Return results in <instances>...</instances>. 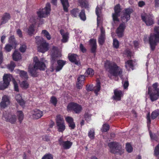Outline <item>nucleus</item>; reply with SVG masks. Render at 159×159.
I'll return each instance as SVG.
<instances>
[{
    "instance_id": "1",
    "label": "nucleus",
    "mask_w": 159,
    "mask_h": 159,
    "mask_svg": "<svg viewBox=\"0 0 159 159\" xmlns=\"http://www.w3.org/2000/svg\"><path fill=\"white\" fill-rule=\"evenodd\" d=\"M61 56V52L58 50V48L57 47L53 46L51 54V65L50 70L51 72H53L55 70H56V72L59 71L65 64L66 61L62 60H59L57 61L58 65L57 66L56 62L57 58Z\"/></svg>"
},
{
    "instance_id": "2",
    "label": "nucleus",
    "mask_w": 159,
    "mask_h": 159,
    "mask_svg": "<svg viewBox=\"0 0 159 159\" xmlns=\"http://www.w3.org/2000/svg\"><path fill=\"white\" fill-rule=\"evenodd\" d=\"M33 61L34 63L33 66V67L31 65H29L28 71L32 76L36 77L38 76L37 70H45L46 67L45 63L47 61L44 58H41L40 60H39L36 57H34Z\"/></svg>"
},
{
    "instance_id": "3",
    "label": "nucleus",
    "mask_w": 159,
    "mask_h": 159,
    "mask_svg": "<svg viewBox=\"0 0 159 159\" xmlns=\"http://www.w3.org/2000/svg\"><path fill=\"white\" fill-rule=\"evenodd\" d=\"M133 12V10L129 8L125 9L123 14L121 17V20L123 22L120 24L116 30V32L118 37L120 38L123 36L124 32L126 27V25L124 23L128 21L130 19V15Z\"/></svg>"
},
{
    "instance_id": "4",
    "label": "nucleus",
    "mask_w": 159,
    "mask_h": 159,
    "mask_svg": "<svg viewBox=\"0 0 159 159\" xmlns=\"http://www.w3.org/2000/svg\"><path fill=\"white\" fill-rule=\"evenodd\" d=\"M105 66L107 70L111 75L115 76H119L122 79V70L115 63L107 61L105 63Z\"/></svg>"
},
{
    "instance_id": "5",
    "label": "nucleus",
    "mask_w": 159,
    "mask_h": 159,
    "mask_svg": "<svg viewBox=\"0 0 159 159\" xmlns=\"http://www.w3.org/2000/svg\"><path fill=\"white\" fill-rule=\"evenodd\" d=\"M158 87V83H155L148 88V94L152 102L157 101L159 98V88Z\"/></svg>"
},
{
    "instance_id": "6",
    "label": "nucleus",
    "mask_w": 159,
    "mask_h": 159,
    "mask_svg": "<svg viewBox=\"0 0 159 159\" xmlns=\"http://www.w3.org/2000/svg\"><path fill=\"white\" fill-rule=\"evenodd\" d=\"M154 33L151 34L149 38V43L151 50H154L157 43H159V27L155 26Z\"/></svg>"
},
{
    "instance_id": "7",
    "label": "nucleus",
    "mask_w": 159,
    "mask_h": 159,
    "mask_svg": "<svg viewBox=\"0 0 159 159\" xmlns=\"http://www.w3.org/2000/svg\"><path fill=\"white\" fill-rule=\"evenodd\" d=\"M110 148V152L113 153L122 154L124 152V150L121 146L116 142H111L108 144Z\"/></svg>"
},
{
    "instance_id": "8",
    "label": "nucleus",
    "mask_w": 159,
    "mask_h": 159,
    "mask_svg": "<svg viewBox=\"0 0 159 159\" xmlns=\"http://www.w3.org/2000/svg\"><path fill=\"white\" fill-rule=\"evenodd\" d=\"M51 11L50 4L49 3H48L44 8L40 9L37 12V14L39 17H46L50 14Z\"/></svg>"
},
{
    "instance_id": "9",
    "label": "nucleus",
    "mask_w": 159,
    "mask_h": 159,
    "mask_svg": "<svg viewBox=\"0 0 159 159\" xmlns=\"http://www.w3.org/2000/svg\"><path fill=\"white\" fill-rule=\"evenodd\" d=\"M68 111H73L75 113L79 114L81 112L82 109L81 105L75 103L71 102L69 103L67 107Z\"/></svg>"
},
{
    "instance_id": "10",
    "label": "nucleus",
    "mask_w": 159,
    "mask_h": 159,
    "mask_svg": "<svg viewBox=\"0 0 159 159\" xmlns=\"http://www.w3.org/2000/svg\"><path fill=\"white\" fill-rule=\"evenodd\" d=\"M12 78V76L9 74H5L3 76V83L0 82V90H3L7 88Z\"/></svg>"
},
{
    "instance_id": "11",
    "label": "nucleus",
    "mask_w": 159,
    "mask_h": 159,
    "mask_svg": "<svg viewBox=\"0 0 159 159\" xmlns=\"http://www.w3.org/2000/svg\"><path fill=\"white\" fill-rule=\"evenodd\" d=\"M56 121L58 131L63 132L65 129V125L63 117L60 115H57V116Z\"/></svg>"
},
{
    "instance_id": "12",
    "label": "nucleus",
    "mask_w": 159,
    "mask_h": 159,
    "mask_svg": "<svg viewBox=\"0 0 159 159\" xmlns=\"http://www.w3.org/2000/svg\"><path fill=\"white\" fill-rule=\"evenodd\" d=\"M142 19L147 26H150L154 24L153 17L152 15H147L144 13L141 15Z\"/></svg>"
},
{
    "instance_id": "13",
    "label": "nucleus",
    "mask_w": 159,
    "mask_h": 159,
    "mask_svg": "<svg viewBox=\"0 0 159 159\" xmlns=\"http://www.w3.org/2000/svg\"><path fill=\"white\" fill-rule=\"evenodd\" d=\"M3 117L7 121L9 122L12 124L14 123L16 120V116L11 113L4 112Z\"/></svg>"
},
{
    "instance_id": "14",
    "label": "nucleus",
    "mask_w": 159,
    "mask_h": 159,
    "mask_svg": "<svg viewBox=\"0 0 159 159\" xmlns=\"http://www.w3.org/2000/svg\"><path fill=\"white\" fill-rule=\"evenodd\" d=\"M58 142L59 145L64 149H68L70 148L72 145V142L69 141H64L62 138H60Z\"/></svg>"
},
{
    "instance_id": "15",
    "label": "nucleus",
    "mask_w": 159,
    "mask_h": 159,
    "mask_svg": "<svg viewBox=\"0 0 159 159\" xmlns=\"http://www.w3.org/2000/svg\"><path fill=\"white\" fill-rule=\"evenodd\" d=\"M49 44L44 39H42V42L38 45V49L39 52L44 53L48 50Z\"/></svg>"
},
{
    "instance_id": "16",
    "label": "nucleus",
    "mask_w": 159,
    "mask_h": 159,
    "mask_svg": "<svg viewBox=\"0 0 159 159\" xmlns=\"http://www.w3.org/2000/svg\"><path fill=\"white\" fill-rule=\"evenodd\" d=\"M120 6L119 4L117 5L114 7L115 12L112 15L113 20L114 21H119L118 17L120 16Z\"/></svg>"
},
{
    "instance_id": "17",
    "label": "nucleus",
    "mask_w": 159,
    "mask_h": 159,
    "mask_svg": "<svg viewBox=\"0 0 159 159\" xmlns=\"http://www.w3.org/2000/svg\"><path fill=\"white\" fill-rule=\"evenodd\" d=\"M101 34L98 38V43L100 45H102L105 40V30L102 27H100Z\"/></svg>"
},
{
    "instance_id": "18",
    "label": "nucleus",
    "mask_w": 159,
    "mask_h": 159,
    "mask_svg": "<svg viewBox=\"0 0 159 159\" xmlns=\"http://www.w3.org/2000/svg\"><path fill=\"white\" fill-rule=\"evenodd\" d=\"M114 95L112 97L113 99L118 101L120 100L123 96V92L120 90L115 89L114 90Z\"/></svg>"
},
{
    "instance_id": "19",
    "label": "nucleus",
    "mask_w": 159,
    "mask_h": 159,
    "mask_svg": "<svg viewBox=\"0 0 159 159\" xmlns=\"http://www.w3.org/2000/svg\"><path fill=\"white\" fill-rule=\"evenodd\" d=\"M10 104V101L9 98L6 95H4L2 98V100L0 102V107L2 108L6 107Z\"/></svg>"
},
{
    "instance_id": "20",
    "label": "nucleus",
    "mask_w": 159,
    "mask_h": 159,
    "mask_svg": "<svg viewBox=\"0 0 159 159\" xmlns=\"http://www.w3.org/2000/svg\"><path fill=\"white\" fill-rule=\"evenodd\" d=\"M32 114L33 118L36 119L41 118L43 114L42 111L38 109H35L32 111Z\"/></svg>"
},
{
    "instance_id": "21",
    "label": "nucleus",
    "mask_w": 159,
    "mask_h": 159,
    "mask_svg": "<svg viewBox=\"0 0 159 159\" xmlns=\"http://www.w3.org/2000/svg\"><path fill=\"white\" fill-rule=\"evenodd\" d=\"M68 57L70 61L75 64L78 65L79 63V60L78 56L75 54H69Z\"/></svg>"
},
{
    "instance_id": "22",
    "label": "nucleus",
    "mask_w": 159,
    "mask_h": 159,
    "mask_svg": "<svg viewBox=\"0 0 159 159\" xmlns=\"http://www.w3.org/2000/svg\"><path fill=\"white\" fill-rule=\"evenodd\" d=\"M10 18V15L9 13H4L2 16L0 26L7 23Z\"/></svg>"
},
{
    "instance_id": "23",
    "label": "nucleus",
    "mask_w": 159,
    "mask_h": 159,
    "mask_svg": "<svg viewBox=\"0 0 159 159\" xmlns=\"http://www.w3.org/2000/svg\"><path fill=\"white\" fill-rule=\"evenodd\" d=\"M60 33L62 37L61 41L63 43L67 42L69 38V33L67 32H65L63 30H60Z\"/></svg>"
},
{
    "instance_id": "24",
    "label": "nucleus",
    "mask_w": 159,
    "mask_h": 159,
    "mask_svg": "<svg viewBox=\"0 0 159 159\" xmlns=\"http://www.w3.org/2000/svg\"><path fill=\"white\" fill-rule=\"evenodd\" d=\"M89 43L91 46V51L93 53H95L97 48L96 40L95 39H91Z\"/></svg>"
},
{
    "instance_id": "25",
    "label": "nucleus",
    "mask_w": 159,
    "mask_h": 159,
    "mask_svg": "<svg viewBox=\"0 0 159 159\" xmlns=\"http://www.w3.org/2000/svg\"><path fill=\"white\" fill-rule=\"evenodd\" d=\"M101 9L102 8L101 7H99L98 6L96 8V14L97 16V24L98 25L99 20L102 16L101 15Z\"/></svg>"
},
{
    "instance_id": "26",
    "label": "nucleus",
    "mask_w": 159,
    "mask_h": 159,
    "mask_svg": "<svg viewBox=\"0 0 159 159\" xmlns=\"http://www.w3.org/2000/svg\"><path fill=\"white\" fill-rule=\"evenodd\" d=\"M134 65L133 62L132 60H129L125 62V67L128 70H130V69L133 70Z\"/></svg>"
},
{
    "instance_id": "27",
    "label": "nucleus",
    "mask_w": 159,
    "mask_h": 159,
    "mask_svg": "<svg viewBox=\"0 0 159 159\" xmlns=\"http://www.w3.org/2000/svg\"><path fill=\"white\" fill-rule=\"evenodd\" d=\"M62 5L64 11L66 12L68 11V8L69 5L68 0H60Z\"/></svg>"
},
{
    "instance_id": "28",
    "label": "nucleus",
    "mask_w": 159,
    "mask_h": 159,
    "mask_svg": "<svg viewBox=\"0 0 159 159\" xmlns=\"http://www.w3.org/2000/svg\"><path fill=\"white\" fill-rule=\"evenodd\" d=\"M12 57L14 60L17 61L21 58V56L18 51H15L12 55Z\"/></svg>"
},
{
    "instance_id": "29",
    "label": "nucleus",
    "mask_w": 159,
    "mask_h": 159,
    "mask_svg": "<svg viewBox=\"0 0 159 159\" xmlns=\"http://www.w3.org/2000/svg\"><path fill=\"white\" fill-rule=\"evenodd\" d=\"M100 83L99 81H98L97 82L96 85L93 88V91L96 95H98V93L100 91Z\"/></svg>"
},
{
    "instance_id": "30",
    "label": "nucleus",
    "mask_w": 159,
    "mask_h": 159,
    "mask_svg": "<svg viewBox=\"0 0 159 159\" xmlns=\"http://www.w3.org/2000/svg\"><path fill=\"white\" fill-rule=\"evenodd\" d=\"M16 99L17 102L21 106H23L25 104L24 100L22 99V97L19 94H17L16 96Z\"/></svg>"
},
{
    "instance_id": "31",
    "label": "nucleus",
    "mask_w": 159,
    "mask_h": 159,
    "mask_svg": "<svg viewBox=\"0 0 159 159\" xmlns=\"http://www.w3.org/2000/svg\"><path fill=\"white\" fill-rule=\"evenodd\" d=\"M41 34L43 36L46 37L48 40H50L51 39V36L50 34L46 30H43Z\"/></svg>"
},
{
    "instance_id": "32",
    "label": "nucleus",
    "mask_w": 159,
    "mask_h": 159,
    "mask_svg": "<svg viewBox=\"0 0 159 159\" xmlns=\"http://www.w3.org/2000/svg\"><path fill=\"white\" fill-rule=\"evenodd\" d=\"M78 2L79 6L81 7L89 8V4L88 2L83 1V0H78Z\"/></svg>"
},
{
    "instance_id": "33",
    "label": "nucleus",
    "mask_w": 159,
    "mask_h": 159,
    "mask_svg": "<svg viewBox=\"0 0 159 159\" xmlns=\"http://www.w3.org/2000/svg\"><path fill=\"white\" fill-rule=\"evenodd\" d=\"M79 11L78 8H74L71 11V14L73 17H76L78 16Z\"/></svg>"
},
{
    "instance_id": "34",
    "label": "nucleus",
    "mask_w": 159,
    "mask_h": 159,
    "mask_svg": "<svg viewBox=\"0 0 159 159\" xmlns=\"http://www.w3.org/2000/svg\"><path fill=\"white\" fill-rule=\"evenodd\" d=\"M20 86L23 89H26L29 88V84L27 81L24 80L20 83Z\"/></svg>"
},
{
    "instance_id": "35",
    "label": "nucleus",
    "mask_w": 159,
    "mask_h": 159,
    "mask_svg": "<svg viewBox=\"0 0 159 159\" xmlns=\"http://www.w3.org/2000/svg\"><path fill=\"white\" fill-rule=\"evenodd\" d=\"M20 75L23 79L27 80L28 78L27 72L21 70L20 71Z\"/></svg>"
},
{
    "instance_id": "36",
    "label": "nucleus",
    "mask_w": 159,
    "mask_h": 159,
    "mask_svg": "<svg viewBox=\"0 0 159 159\" xmlns=\"http://www.w3.org/2000/svg\"><path fill=\"white\" fill-rule=\"evenodd\" d=\"M17 115L18 117V119L20 121V123H21L23 119V114L21 111H17Z\"/></svg>"
},
{
    "instance_id": "37",
    "label": "nucleus",
    "mask_w": 159,
    "mask_h": 159,
    "mask_svg": "<svg viewBox=\"0 0 159 159\" xmlns=\"http://www.w3.org/2000/svg\"><path fill=\"white\" fill-rule=\"evenodd\" d=\"M94 74V70L91 68L88 69L85 73V75H89L90 77L92 76Z\"/></svg>"
},
{
    "instance_id": "38",
    "label": "nucleus",
    "mask_w": 159,
    "mask_h": 159,
    "mask_svg": "<svg viewBox=\"0 0 159 159\" xmlns=\"http://www.w3.org/2000/svg\"><path fill=\"white\" fill-rule=\"evenodd\" d=\"M34 25L33 24L30 26L27 31V32L29 35H32L34 34Z\"/></svg>"
},
{
    "instance_id": "39",
    "label": "nucleus",
    "mask_w": 159,
    "mask_h": 159,
    "mask_svg": "<svg viewBox=\"0 0 159 159\" xmlns=\"http://www.w3.org/2000/svg\"><path fill=\"white\" fill-rule=\"evenodd\" d=\"M159 115V110L157 109L153 111L152 113L151 117L152 119H155Z\"/></svg>"
},
{
    "instance_id": "40",
    "label": "nucleus",
    "mask_w": 159,
    "mask_h": 159,
    "mask_svg": "<svg viewBox=\"0 0 159 159\" xmlns=\"http://www.w3.org/2000/svg\"><path fill=\"white\" fill-rule=\"evenodd\" d=\"M79 16L81 20L83 21H84L86 20V17L85 15V11L84 10H81L80 12L79 13Z\"/></svg>"
},
{
    "instance_id": "41",
    "label": "nucleus",
    "mask_w": 159,
    "mask_h": 159,
    "mask_svg": "<svg viewBox=\"0 0 159 159\" xmlns=\"http://www.w3.org/2000/svg\"><path fill=\"white\" fill-rule=\"evenodd\" d=\"M16 64L14 62L11 61L10 63L7 66L8 68L11 71H12L13 70L15 67Z\"/></svg>"
},
{
    "instance_id": "42",
    "label": "nucleus",
    "mask_w": 159,
    "mask_h": 159,
    "mask_svg": "<svg viewBox=\"0 0 159 159\" xmlns=\"http://www.w3.org/2000/svg\"><path fill=\"white\" fill-rule=\"evenodd\" d=\"M94 130L93 129H90L88 133V136L91 139H93L94 138Z\"/></svg>"
},
{
    "instance_id": "43",
    "label": "nucleus",
    "mask_w": 159,
    "mask_h": 159,
    "mask_svg": "<svg viewBox=\"0 0 159 159\" xmlns=\"http://www.w3.org/2000/svg\"><path fill=\"white\" fill-rule=\"evenodd\" d=\"M12 48V46L9 44H7L4 47L5 50L6 52L11 51Z\"/></svg>"
},
{
    "instance_id": "44",
    "label": "nucleus",
    "mask_w": 159,
    "mask_h": 159,
    "mask_svg": "<svg viewBox=\"0 0 159 159\" xmlns=\"http://www.w3.org/2000/svg\"><path fill=\"white\" fill-rule=\"evenodd\" d=\"M50 102L53 105L56 106L57 102V98L54 96H52L50 100Z\"/></svg>"
},
{
    "instance_id": "45",
    "label": "nucleus",
    "mask_w": 159,
    "mask_h": 159,
    "mask_svg": "<svg viewBox=\"0 0 159 159\" xmlns=\"http://www.w3.org/2000/svg\"><path fill=\"white\" fill-rule=\"evenodd\" d=\"M109 125L107 124H104L102 126V127L101 130L102 132H106L109 130Z\"/></svg>"
},
{
    "instance_id": "46",
    "label": "nucleus",
    "mask_w": 159,
    "mask_h": 159,
    "mask_svg": "<svg viewBox=\"0 0 159 159\" xmlns=\"http://www.w3.org/2000/svg\"><path fill=\"white\" fill-rule=\"evenodd\" d=\"M119 46V41L116 39H114L113 40V46L115 48H118Z\"/></svg>"
},
{
    "instance_id": "47",
    "label": "nucleus",
    "mask_w": 159,
    "mask_h": 159,
    "mask_svg": "<svg viewBox=\"0 0 159 159\" xmlns=\"http://www.w3.org/2000/svg\"><path fill=\"white\" fill-rule=\"evenodd\" d=\"M125 149L129 153L133 151L132 147L129 143L126 144Z\"/></svg>"
},
{
    "instance_id": "48",
    "label": "nucleus",
    "mask_w": 159,
    "mask_h": 159,
    "mask_svg": "<svg viewBox=\"0 0 159 159\" xmlns=\"http://www.w3.org/2000/svg\"><path fill=\"white\" fill-rule=\"evenodd\" d=\"M42 159H53V157L52 154L48 153L45 154Z\"/></svg>"
},
{
    "instance_id": "49",
    "label": "nucleus",
    "mask_w": 159,
    "mask_h": 159,
    "mask_svg": "<svg viewBox=\"0 0 159 159\" xmlns=\"http://www.w3.org/2000/svg\"><path fill=\"white\" fill-rule=\"evenodd\" d=\"M26 48L27 47L25 44H21L19 48V50L21 52H25Z\"/></svg>"
},
{
    "instance_id": "50",
    "label": "nucleus",
    "mask_w": 159,
    "mask_h": 159,
    "mask_svg": "<svg viewBox=\"0 0 159 159\" xmlns=\"http://www.w3.org/2000/svg\"><path fill=\"white\" fill-rule=\"evenodd\" d=\"M122 83L124 89H126L128 87L129 84L127 80H124V79L122 80Z\"/></svg>"
},
{
    "instance_id": "51",
    "label": "nucleus",
    "mask_w": 159,
    "mask_h": 159,
    "mask_svg": "<svg viewBox=\"0 0 159 159\" xmlns=\"http://www.w3.org/2000/svg\"><path fill=\"white\" fill-rule=\"evenodd\" d=\"M35 39H36V43L38 45L42 43V39H44L43 38H41L39 36H36Z\"/></svg>"
},
{
    "instance_id": "52",
    "label": "nucleus",
    "mask_w": 159,
    "mask_h": 159,
    "mask_svg": "<svg viewBox=\"0 0 159 159\" xmlns=\"http://www.w3.org/2000/svg\"><path fill=\"white\" fill-rule=\"evenodd\" d=\"M85 77L84 75H81L78 77L77 79V81L83 83L84 81L85 80Z\"/></svg>"
},
{
    "instance_id": "53",
    "label": "nucleus",
    "mask_w": 159,
    "mask_h": 159,
    "mask_svg": "<svg viewBox=\"0 0 159 159\" xmlns=\"http://www.w3.org/2000/svg\"><path fill=\"white\" fill-rule=\"evenodd\" d=\"M154 155L156 156H157L159 155V143L155 147L154 151Z\"/></svg>"
},
{
    "instance_id": "54",
    "label": "nucleus",
    "mask_w": 159,
    "mask_h": 159,
    "mask_svg": "<svg viewBox=\"0 0 159 159\" xmlns=\"http://www.w3.org/2000/svg\"><path fill=\"white\" fill-rule=\"evenodd\" d=\"M66 121L68 123V124L72 123L73 121V118L70 116H67L66 118Z\"/></svg>"
},
{
    "instance_id": "55",
    "label": "nucleus",
    "mask_w": 159,
    "mask_h": 159,
    "mask_svg": "<svg viewBox=\"0 0 159 159\" xmlns=\"http://www.w3.org/2000/svg\"><path fill=\"white\" fill-rule=\"evenodd\" d=\"M91 115L88 113L84 114V118L87 121H89L91 120Z\"/></svg>"
},
{
    "instance_id": "56",
    "label": "nucleus",
    "mask_w": 159,
    "mask_h": 159,
    "mask_svg": "<svg viewBox=\"0 0 159 159\" xmlns=\"http://www.w3.org/2000/svg\"><path fill=\"white\" fill-rule=\"evenodd\" d=\"M124 54L128 57H130L131 56V52L128 49H126L125 51Z\"/></svg>"
},
{
    "instance_id": "57",
    "label": "nucleus",
    "mask_w": 159,
    "mask_h": 159,
    "mask_svg": "<svg viewBox=\"0 0 159 159\" xmlns=\"http://www.w3.org/2000/svg\"><path fill=\"white\" fill-rule=\"evenodd\" d=\"M13 84L15 90L16 91L18 92L19 91L18 85L16 82L15 80H13Z\"/></svg>"
},
{
    "instance_id": "58",
    "label": "nucleus",
    "mask_w": 159,
    "mask_h": 159,
    "mask_svg": "<svg viewBox=\"0 0 159 159\" xmlns=\"http://www.w3.org/2000/svg\"><path fill=\"white\" fill-rule=\"evenodd\" d=\"M80 48L81 51L83 53L85 52L86 51V49L81 43L80 44Z\"/></svg>"
},
{
    "instance_id": "59",
    "label": "nucleus",
    "mask_w": 159,
    "mask_h": 159,
    "mask_svg": "<svg viewBox=\"0 0 159 159\" xmlns=\"http://www.w3.org/2000/svg\"><path fill=\"white\" fill-rule=\"evenodd\" d=\"M83 83L77 81L76 84V87L79 89H81L83 86Z\"/></svg>"
},
{
    "instance_id": "60",
    "label": "nucleus",
    "mask_w": 159,
    "mask_h": 159,
    "mask_svg": "<svg viewBox=\"0 0 159 159\" xmlns=\"http://www.w3.org/2000/svg\"><path fill=\"white\" fill-rule=\"evenodd\" d=\"M68 125L71 129H74L75 127V124L74 122L69 124Z\"/></svg>"
},
{
    "instance_id": "61",
    "label": "nucleus",
    "mask_w": 159,
    "mask_h": 159,
    "mask_svg": "<svg viewBox=\"0 0 159 159\" xmlns=\"http://www.w3.org/2000/svg\"><path fill=\"white\" fill-rule=\"evenodd\" d=\"M9 43L13 44L15 42V38L14 36H11L9 38Z\"/></svg>"
},
{
    "instance_id": "62",
    "label": "nucleus",
    "mask_w": 159,
    "mask_h": 159,
    "mask_svg": "<svg viewBox=\"0 0 159 159\" xmlns=\"http://www.w3.org/2000/svg\"><path fill=\"white\" fill-rule=\"evenodd\" d=\"M43 140L47 142H49L50 140V138L48 136H44L43 137Z\"/></svg>"
},
{
    "instance_id": "63",
    "label": "nucleus",
    "mask_w": 159,
    "mask_h": 159,
    "mask_svg": "<svg viewBox=\"0 0 159 159\" xmlns=\"http://www.w3.org/2000/svg\"><path fill=\"white\" fill-rule=\"evenodd\" d=\"M147 123H148V126H149V125L151 123V120L150 119V116L149 113H148L147 116Z\"/></svg>"
},
{
    "instance_id": "64",
    "label": "nucleus",
    "mask_w": 159,
    "mask_h": 159,
    "mask_svg": "<svg viewBox=\"0 0 159 159\" xmlns=\"http://www.w3.org/2000/svg\"><path fill=\"white\" fill-rule=\"evenodd\" d=\"M16 33L20 37H22V33L20 29H18L17 30Z\"/></svg>"
}]
</instances>
